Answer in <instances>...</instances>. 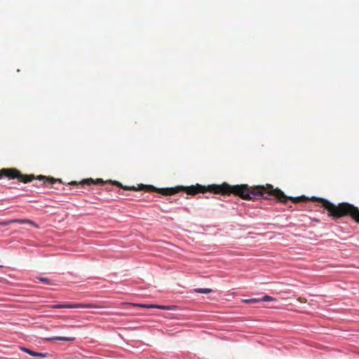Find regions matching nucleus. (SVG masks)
I'll use <instances>...</instances> for the list:
<instances>
[{
  "instance_id": "1",
  "label": "nucleus",
  "mask_w": 359,
  "mask_h": 359,
  "mask_svg": "<svg viewBox=\"0 0 359 359\" xmlns=\"http://www.w3.org/2000/svg\"><path fill=\"white\" fill-rule=\"evenodd\" d=\"M82 184L88 185L91 184H110L116 185L124 190L130 191H144L145 192H156L163 196L174 195L180 191H184L189 195H196L198 193H205L209 191L216 194L231 195L233 194L238 196L244 200H255L259 198L266 199V184L262 186H252L248 184L230 185L226 182L222 184H212L208 187L198 184L189 187L177 186L171 188H156L153 185L140 184L135 186H123L118 181L107 180L104 181L102 179L98 178L94 180L92 178L83 180Z\"/></svg>"
},
{
  "instance_id": "2",
  "label": "nucleus",
  "mask_w": 359,
  "mask_h": 359,
  "mask_svg": "<svg viewBox=\"0 0 359 359\" xmlns=\"http://www.w3.org/2000/svg\"><path fill=\"white\" fill-rule=\"evenodd\" d=\"M311 201L317 202L321 207L327 210L330 217L340 218L344 216H350L355 222L359 224V209L351 204L341 203L334 205L326 199L316 197H312Z\"/></svg>"
},
{
  "instance_id": "3",
  "label": "nucleus",
  "mask_w": 359,
  "mask_h": 359,
  "mask_svg": "<svg viewBox=\"0 0 359 359\" xmlns=\"http://www.w3.org/2000/svg\"><path fill=\"white\" fill-rule=\"evenodd\" d=\"M6 177L9 180H18L19 182L23 183H27L32 182L34 179H38L39 180H42L43 184H46L47 182L50 184H54L57 182L59 183H62V180L60 179H55L52 177H46L43 175H39L36 177L31 174V175H23L20 170L16 168H3L0 170V179L2 177Z\"/></svg>"
},
{
  "instance_id": "4",
  "label": "nucleus",
  "mask_w": 359,
  "mask_h": 359,
  "mask_svg": "<svg viewBox=\"0 0 359 359\" xmlns=\"http://www.w3.org/2000/svg\"><path fill=\"white\" fill-rule=\"evenodd\" d=\"M49 308L52 309H97V308H106V306L104 305H97L94 304H81V303H66V304H53L48 306Z\"/></svg>"
},
{
  "instance_id": "5",
  "label": "nucleus",
  "mask_w": 359,
  "mask_h": 359,
  "mask_svg": "<svg viewBox=\"0 0 359 359\" xmlns=\"http://www.w3.org/2000/svg\"><path fill=\"white\" fill-rule=\"evenodd\" d=\"M133 306L140 307V308H146V309H151V308H157L162 310H170V307L168 306H161V305H156V304H132Z\"/></svg>"
},
{
  "instance_id": "6",
  "label": "nucleus",
  "mask_w": 359,
  "mask_h": 359,
  "mask_svg": "<svg viewBox=\"0 0 359 359\" xmlns=\"http://www.w3.org/2000/svg\"><path fill=\"white\" fill-rule=\"evenodd\" d=\"M47 341H74L75 340L74 337H55L46 338Z\"/></svg>"
},
{
  "instance_id": "7",
  "label": "nucleus",
  "mask_w": 359,
  "mask_h": 359,
  "mask_svg": "<svg viewBox=\"0 0 359 359\" xmlns=\"http://www.w3.org/2000/svg\"><path fill=\"white\" fill-rule=\"evenodd\" d=\"M12 223H19V224H29L35 228H39V225H37L34 222L30 219H11Z\"/></svg>"
},
{
  "instance_id": "8",
  "label": "nucleus",
  "mask_w": 359,
  "mask_h": 359,
  "mask_svg": "<svg viewBox=\"0 0 359 359\" xmlns=\"http://www.w3.org/2000/svg\"><path fill=\"white\" fill-rule=\"evenodd\" d=\"M24 352L29 354L30 355L34 356V357H41L45 358L47 355V353H39V352H35L34 351H32L27 348H21Z\"/></svg>"
},
{
  "instance_id": "9",
  "label": "nucleus",
  "mask_w": 359,
  "mask_h": 359,
  "mask_svg": "<svg viewBox=\"0 0 359 359\" xmlns=\"http://www.w3.org/2000/svg\"><path fill=\"white\" fill-rule=\"evenodd\" d=\"M195 292H196L198 293H202V294H209L212 292V290L209 289V288H199V289H196Z\"/></svg>"
},
{
  "instance_id": "10",
  "label": "nucleus",
  "mask_w": 359,
  "mask_h": 359,
  "mask_svg": "<svg viewBox=\"0 0 359 359\" xmlns=\"http://www.w3.org/2000/svg\"><path fill=\"white\" fill-rule=\"evenodd\" d=\"M260 302H271V301H276V299L269 296V295H264L262 299H259Z\"/></svg>"
},
{
  "instance_id": "11",
  "label": "nucleus",
  "mask_w": 359,
  "mask_h": 359,
  "mask_svg": "<svg viewBox=\"0 0 359 359\" xmlns=\"http://www.w3.org/2000/svg\"><path fill=\"white\" fill-rule=\"evenodd\" d=\"M243 302L245 303H257V302H259L260 300H259V299L254 298V299H244Z\"/></svg>"
},
{
  "instance_id": "12",
  "label": "nucleus",
  "mask_w": 359,
  "mask_h": 359,
  "mask_svg": "<svg viewBox=\"0 0 359 359\" xmlns=\"http://www.w3.org/2000/svg\"><path fill=\"white\" fill-rule=\"evenodd\" d=\"M11 224H12L11 219L0 222V225L1 226H7V225H9Z\"/></svg>"
},
{
  "instance_id": "13",
  "label": "nucleus",
  "mask_w": 359,
  "mask_h": 359,
  "mask_svg": "<svg viewBox=\"0 0 359 359\" xmlns=\"http://www.w3.org/2000/svg\"><path fill=\"white\" fill-rule=\"evenodd\" d=\"M81 327L80 325H65L62 326V327H67V328H77V327Z\"/></svg>"
},
{
  "instance_id": "14",
  "label": "nucleus",
  "mask_w": 359,
  "mask_h": 359,
  "mask_svg": "<svg viewBox=\"0 0 359 359\" xmlns=\"http://www.w3.org/2000/svg\"><path fill=\"white\" fill-rule=\"evenodd\" d=\"M39 280L41 281V282H43V283H46L47 284H48L50 283V280L49 279H48L47 278H39Z\"/></svg>"
},
{
  "instance_id": "15",
  "label": "nucleus",
  "mask_w": 359,
  "mask_h": 359,
  "mask_svg": "<svg viewBox=\"0 0 359 359\" xmlns=\"http://www.w3.org/2000/svg\"><path fill=\"white\" fill-rule=\"evenodd\" d=\"M81 182L82 181H81L79 182L80 184L86 185V184H82ZM69 184H70V185H77V184H79V183L77 182H76V181H72L71 182L69 183Z\"/></svg>"
}]
</instances>
